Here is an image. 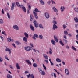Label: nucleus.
<instances>
[{
	"mask_svg": "<svg viewBox=\"0 0 78 78\" xmlns=\"http://www.w3.org/2000/svg\"><path fill=\"white\" fill-rule=\"evenodd\" d=\"M35 12H39V10H38V9L37 8H36L35 9V10H34L33 11V12L34 14V15L36 19H38V16H37V13H36Z\"/></svg>",
	"mask_w": 78,
	"mask_h": 78,
	"instance_id": "nucleus-1",
	"label": "nucleus"
},
{
	"mask_svg": "<svg viewBox=\"0 0 78 78\" xmlns=\"http://www.w3.org/2000/svg\"><path fill=\"white\" fill-rule=\"evenodd\" d=\"M25 50L28 51H30L32 50H33V48L30 46H27L24 48Z\"/></svg>",
	"mask_w": 78,
	"mask_h": 78,
	"instance_id": "nucleus-2",
	"label": "nucleus"
},
{
	"mask_svg": "<svg viewBox=\"0 0 78 78\" xmlns=\"http://www.w3.org/2000/svg\"><path fill=\"white\" fill-rule=\"evenodd\" d=\"M38 70L41 75H45V72L44 71H42V69L41 68H38Z\"/></svg>",
	"mask_w": 78,
	"mask_h": 78,
	"instance_id": "nucleus-3",
	"label": "nucleus"
},
{
	"mask_svg": "<svg viewBox=\"0 0 78 78\" xmlns=\"http://www.w3.org/2000/svg\"><path fill=\"white\" fill-rule=\"evenodd\" d=\"M16 6V3L15 2L12 3V5L10 9L11 10V11H13V10H14V7H15Z\"/></svg>",
	"mask_w": 78,
	"mask_h": 78,
	"instance_id": "nucleus-4",
	"label": "nucleus"
},
{
	"mask_svg": "<svg viewBox=\"0 0 78 78\" xmlns=\"http://www.w3.org/2000/svg\"><path fill=\"white\" fill-rule=\"evenodd\" d=\"M20 8H22L23 11L26 12V8L25 7L23 6V5H21L20 6Z\"/></svg>",
	"mask_w": 78,
	"mask_h": 78,
	"instance_id": "nucleus-5",
	"label": "nucleus"
},
{
	"mask_svg": "<svg viewBox=\"0 0 78 78\" xmlns=\"http://www.w3.org/2000/svg\"><path fill=\"white\" fill-rule=\"evenodd\" d=\"M34 24L35 25V27L36 28H37L38 27V26L37 24V22L36 21V20H34L33 21Z\"/></svg>",
	"mask_w": 78,
	"mask_h": 78,
	"instance_id": "nucleus-6",
	"label": "nucleus"
},
{
	"mask_svg": "<svg viewBox=\"0 0 78 78\" xmlns=\"http://www.w3.org/2000/svg\"><path fill=\"white\" fill-rule=\"evenodd\" d=\"M13 28H14V29H15L16 30H19V28L18 26L17 25H15L13 26Z\"/></svg>",
	"mask_w": 78,
	"mask_h": 78,
	"instance_id": "nucleus-7",
	"label": "nucleus"
},
{
	"mask_svg": "<svg viewBox=\"0 0 78 78\" xmlns=\"http://www.w3.org/2000/svg\"><path fill=\"white\" fill-rule=\"evenodd\" d=\"M45 16L46 19H48L50 17V15H49V14L48 13H46L45 14Z\"/></svg>",
	"mask_w": 78,
	"mask_h": 78,
	"instance_id": "nucleus-8",
	"label": "nucleus"
},
{
	"mask_svg": "<svg viewBox=\"0 0 78 78\" xmlns=\"http://www.w3.org/2000/svg\"><path fill=\"white\" fill-rule=\"evenodd\" d=\"M65 73L67 75H69V71L68 69L66 68L65 69Z\"/></svg>",
	"mask_w": 78,
	"mask_h": 78,
	"instance_id": "nucleus-9",
	"label": "nucleus"
},
{
	"mask_svg": "<svg viewBox=\"0 0 78 78\" xmlns=\"http://www.w3.org/2000/svg\"><path fill=\"white\" fill-rule=\"evenodd\" d=\"M65 8H66L65 7L62 6L60 8L61 12H63L65 10Z\"/></svg>",
	"mask_w": 78,
	"mask_h": 78,
	"instance_id": "nucleus-10",
	"label": "nucleus"
},
{
	"mask_svg": "<svg viewBox=\"0 0 78 78\" xmlns=\"http://www.w3.org/2000/svg\"><path fill=\"white\" fill-rule=\"evenodd\" d=\"M30 28L32 31H34V28L33 26H32V25H30Z\"/></svg>",
	"mask_w": 78,
	"mask_h": 78,
	"instance_id": "nucleus-11",
	"label": "nucleus"
},
{
	"mask_svg": "<svg viewBox=\"0 0 78 78\" xmlns=\"http://www.w3.org/2000/svg\"><path fill=\"white\" fill-rule=\"evenodd\" d=\"M26 62L27 63V64H30V65H31V61H30L29 60H26Z\"/></svg>",
	"mask_w": 78,
	"mask_h": 78,
	"instance_id": "nucleus-12",
	"label": "nucleus"
},
{
	"mask_svg": "<svg viewBox=\"0 0 78 78\" xmlns=\"http://www.w3.org/2000/svg\"><path fill=\"white\" fill-rule=\"evenodd\" d=\"M54 39L55 41L57 42L58 43V41H59V39L57 38V37H56L55 36H54Z\"/></svg>",
	"mask_w": 78,
	"mask_h": 78,
	"instance_id": "nucleus-13",
	"label": "nucleus"
},
{
	"mask_svg": "<svg viewBox=\"0 0 78 78\" xmlns=\"http://www.w3.org/2000/svg\"><path fill=\"white\" fill-rule=\"evenodd\" d=\"M58 28V26L55 24H54L53 25V29L55 30V29H57Z\"/></svg>",
	"mask_w": 78,
	"mask_h": 78,
	"instance_id": "nucleus-14",
	"label": "nucleus"
},
{
	"mask_svg": "<svg viewBox=\"0 0 78 78\" xmlns=\"http://www.w3.org/2000/svg\"><path fill=\"white\" fill-rule=\"evenodd\" d=\"M6 51H8L9 54H11V50L8 48H7L5 49Z\"/></svg>",
	"mask_w": 78,
	"mask_h": 78,
	"instance_id": "nucleus-15",
	"label": "nucleus"
},
{
	"mask_svg": "<svg viewBox=\"0 0 78 78\" xmlns=\"http://www.w3.org/2000/svg\"><path fill=\"white\" fill-rule=\"evenodd\" d=\"M34 18V17H33V15L30 14V19L31 22V21H33V20Z\"/></svg>",
	"mask_w": 78,
	"mask_h": 78,
	"instance_id": "nucleus-16",
	"label": "nucleus"
},
{
	"mask_svg": "<svg viewBox=\"0 0 78 78\" xmlns=\"http://www.w3.org/2000/svg\"><path fill=\"white\" fill-rule=\"evenodd\" d=\"M39 1L41 5H45V3H44V1L42 0H39Z\"/></svg>",
	"mask_w": 78,
	"mask_h": 78,
	"instance_id": "nucleus-17",
	"label": "nucleus"
},
{
	"mask_svg": "<svg viewBox=\"0 0 78 78\" xmlns=\"http://www.w3.org/2000/svg\"><path fill=\"white\" fill-rule=\"evenodd\" d=\"M52 9L54 10V11L55 12H57L58 11V10L56 9V8L55 7H54L52 8Z\"/></svg>",
	"mask_w": 78,
	"mask_h": 78,
	"instance_id": "nucleus-18",
	"label": "nucleus"
},
{
	"mask_svg": "<svg viewBox=\"0 0 78 78\" xmlns=\"http://www.w3.org/2000/svg\"><path fill=\"white\" fill-rule=\"evenodd\" d=\"M16 67L17 69H18V70H19V69H20V66H19L18 63H16Z\"/></svg>",
	"mask_w": 78,
	"mask_h": 78,
	"instance_id": "nucleus-19",
	"label": "nucleus"
},
{
	"mask_svg": "<svg viewBox=\"0 0 78 78\" xmlns=\"http://www.w3.org/2000/svg\"><path fill=\"white\" fill-rule=\"evenodd\" d=\"M51 42L53 45H55L56 44V42L54 40H51Z\"/></svg>",
	"mask_w": 78,
	"mask_h": 78,
	"instance_id": "nucleus-20",
	"label": "nucleus"
},
{
	"mask_svg": "<svg viewBox=\"0 0 78 78\" xmlns=\"http://www.w3.org/2000/svg\"><path fill=\"white\" fill-rule=\"evenodd\" d=\"M27 40L28 39L26 37H24L23 38V40L24 41V42H27Z\"/></svg>",
	"mask_w": 78,
	"mask_h": 78,
	"instance_id": "nucleus-21",
	"label": "nucleus"
},
{
	"mask_svg": "<svg viewBox=\"0 0 78 78\" xmlns=\"http://www.w3.org/2000/svg\"><path fill=\"white\" fill-rule=\"evenodd\" d=\"M56 61L58 62H61V60L59 58H57L56 59Z\"/></svg>",
	"mask_w": 78,
	"mask_h": 78,
	"instance_id": "nucleus-22",
	"label": "nucleus"
},
{
	"mask_svg": "<svg viewBox=\"0 0 78 78\" xmlns=\"http://www.w3.org/2000/svg\"><path fill=\"white\" fill-rule=\"evenodd\" d=\"M16 5L17 6H18V7H19L20 8V6L22 5H20V3H19V2H16Z\"/></svg>",
	"mask_w": 78,
	"mask_h": 78,
	"instance_id": "nucleus-23",
	"label": "nucleus"
},
{
	"mask_svg": "<svg viewBox=\"0 0 78 78\" xmlns=\"http://www.w3.org/2000/svg\"><path fill=\"white\" fill-rule=\"evenodd\" d=\"M49 53L50 55H52V53H53V51H52V49H51V48H49Z\"/></svg>",
	"mask_w": 78,
	"mask_h": 78,
	"instance_id": "nucleus-24",
	"label": "nucleus"
},
{
	"mask_svg": "<svg viewBox=\"0 0 78 78\" xmlns=\"http://www.w3.org/2000/svg\"><path fill=\"white\" fill-rule=\"evenodd\" d=\"M7 76L8 78H12V76L9 74H7Z\"/></svg>",
	"mask_w": 78,
	"mask_h": 78,
	"instance_id": "nucleus-25",
	"label": "nucleus"
},
{
	"mask_svg": "<svg viewBox=\"0 0 78 78\" xmlns=\"http://www.w3.org/2000/svg\"><path fill=\"white\" fill-rule=\"evenodd\" d=\"M24 35L26 37H27V38H28V37H29L28 34L26 32H25L24 33Z\"/></svg>",
	"mask_w": 78,
	"mask_h": 78,
	"instance_id": "nucleus-26",
	"label": "nucleus"
},
{
	"mask_svg": "<svg viewBox=\"0 0 78 78\" xmlns=\"http://www.w3.org/2000/svg\"><path fill=\"white\" fill-rule=\"evenodd\" d=\"M33 66L34 67H38V65H37V64L34 63L33 64Z\"/></svg>",
	"mask_w": 78,
	"mask_h": 78,
	"instance_id": "nucleus-27",
	"label": "nucleus"
},
{
	"mask_svg": "<svg viewBox=\"0 0 78 78\" xmlns=\"http://www.w3.org/2000/svg\"><path fill=\"white\" fill-rule=\"evenodd\" d=\"M59 42L60 44L62 45V46H64V43H62V40H61L59 41Z\"/></svg>",
	"mask_w": 78,
	"mask_h": 78,
	"instance_id": "nucleus-28",
	"label": "nucleus"
},
{
	"mask_svg": "<svg viewBox=\"0 0 78 78\" xmlns=\"http://www.w3.org/2000/svg\"><path fill=\"white\" fill-rule=\"evenodd\" d=\"M43 56L44 57V58L46 59H48V56L45 54H43Z\"/></svg>",
	"mask_w": 78,
	"mask_h": 78,
	"instance_id": "nucleus-29",
	"label": "nucleus"
},
{
	"mask_svg": "<svg viewBox=\"0 0 78 78\" xmlns=\"http://www.w3.org/2000/svg\"><path fill=\"white\" fill-rule=\"evenodd\" d=\"M15 43L17 45H20V44H21V43H20L18 41H16L15 42Z\"/></svg>",
	"mask_w": 78,
	"mask_h": 78,
	"instance_id": "nucleus-30",
	"label": "nucleus"
},
{
	"mask_svg": "<svg viewBox=\"0 0 78 78\" xmlns=\"http://www.w3.org/2000/svg\"><path fill=\"white\" fill-rule=\"evenodd\" d=\"M39 26L40 28H43V26H42V24H39Z\"/></svg>",
	"mask_w": 78,
	"mask_h": 78,
	"instance_id": "nucleus-31",
	"label": "nucleus"
},
{
	"mask_svg": "<svg viewBox=\"0 0 78 78\" xmlns=\"http://www.w3.org/2000/svg\"><path fill=\"white\" fill-rule=\"evenodd\" d=\"M72 49L73 50H75V51H76V49L73 46H72Z\"/></svg>",
	"mask_w": 78,
	"mask_h": 78,
	"instance_id": "nucleus-32",
	"label": "nucleus"
},
{
	"mask_svg": "<svg viewBox=\"0 0 78 78\" xmlns=\"http://www.w3.org/2000/svg\"><path fill=\"white\" fill-rule=\"evenodd\" d=\"M74 20L76 22H78V19L77 18H74Z\"/></svg>",
	"mask_w": 78,
	"mask_h": 78,
	"instance_id": "nucleus-33",
	"label": "nucleus"
},
{
	"mask_svg": "<svg viewBox=\"0 0 78 78\" xmlns=\"http://www.w3.org/2000/svg\"><path fill=\"white\" fill-rule=\"evenodd\" d=\"M34 36L36 38H39V36H38V35L37 34H34Z\"/></svg>",
	"mask_w": 78,
	"mask_h": 78,
	"instance_id": "nucleus-34",
	"label": "nucleus"
},
{
	"mask_svg": "<svg viewBox=\"0 0 78 78\" xmlns=\"http://www.w3.org/2000/svg\"><path fill=\"white\" fill-rule=\"evenodd\" d=\"M64 34L65 35H67L68 34V32L67 31H65L64 32Z\"/></svg>",
	"mask_w": 78,
	"mask_h": 78,
	"instance_id": "nucleus-35",
	"label": "nucleus"
},
{
	"mask_svg": "<svg viewBox=\"0 0 78 78\" xmlns=\"http://www.w3.org/2000/svg\"><path fill=\"white\" fill-rule=\"evenodd\" d=\"M3 20L2 19H0V24H3Z\"/></svg>",
	"mask_w": 78,
	"mask_h": 78,
	"instance_id": "nucleus-36",
	"label": "nucleus"
},
{
	"mask_svg": "<svg viewBox=\"0 0 78 78\" xmlns=\"http://www.w3.org/2000/svg\"><path fill=\"white\" fill-rule=\"evenodd\" d=\"M63 41L65 42V43L66 44H67L68 41L66 39H63Z\"/></svg>",
	"mask_w": 78,
	"mask_h": 78,
	"instance_id": "nucleus-37",
	"label": "nucleus"
},
{
	"mask_svg": "<svg viewBox=\"0 0 78 78\" xmlns=\"http://www.w3.org/2000/svg\"><path fill=\"white\" fill-rule=\"evenodd\" d=\"M7 17L9 19H10V15L9 13H7Z\"/></svg>",
	"mask_w": 78,
	"mask_h": 78,
	"instance_id": "nucleus-38",
	"label": "nucleus"
},
{
	"mask_svg": "<svg viewBox=\"0 0 78 78\" xmlns=\"http://www.w3.org/2000/svg\"><path fill=\"white\" fill-rule=\"evenodd\" d=\"M74 10L76 12H78V8H75L74 9Z\"/></svg>",
	"mask_w": 78,
	"mask_h": 78,
	"instance_id": "nucleus-39",
	"label": "nucleus"
},
{
	"mask_svg": "<svg viewBox=\"0 0 78 78\" xmlns=\"http://www.w3.org/2000/svg\"><path fill=\"white\" fill-rule=\"evenodd\" d=\"M39 37L40 39H43V36L42 35H39Z\"/></svg>",
	"mask_w": 78,
	"mask_h": 78,
	"instance_id": "nucleus-40",
	"label": "nucleus"
},
{
	"mask_svg": "<svg viewBox=\"0 0 78 78\" xmlns=\"http://www.w3.org/2000/svg\"><path fill=\"white\" fill-rule=\"evenodd\" d=\"M29 3H27V5L28 6V7L30 9L29 10H31V5H29Z\"/></svg>",
	"mask_w": 78,
	"mask_h": 78,
	"instance_id": "nucleus-41",
	"label": "nucleus"
},
{
	"mask_svg": "<svg viewBox=\"0 0 78 78\" xmlns=\"http://www.w3.org/2000/svg\"><path fill=\"white\" fill-rule=\"evenodd\" d=\"M43 66L45 70H47V68H46V67L45 66L44 64H43Z\"/></svg>",
	"mask_w": 78,
	"mask_h": 78,
	"instance_id": "nucleus-42",
	"label": "nucleus"
},
{
	"mask_svg": "<svg viewBox=\"0 0 78 78\" xmlns=\"http://www.w3.org/2000/svg\"><path fill=\"white\" fill-rule=\"evenodd\" d=\"M2 34H4V35H5V36H6V33L5 31H3L2 32Z\"/></svg>",
	"mask_w": 78,
	"mask_h": 78,
	"instance_id": "nucleus-43",
	"label": "nucleus"
},
{
	"mask_svg": "<svg viewBox=\"0 0 78 78\" xmlns=\"http://www.w3.org/2000/svg\"><path fill=\"white\" fill-rule=\"evenodd\" d=\"M7 40L8 42H11V39L9 38H7Z\"/></svg>",
	"mask_w": 78,
	"mask_h": 78,
	"instance_id": "nucleus-44",
	"label": "nucleus"
},
{
	"mask_svg": "<svg viewBox=\"0 0 78 78\" xmlns=\"http://www.w3.org/2000/svg\"><path fill=\"white\" fill-rule=\"evenodd\" d=\"M30 75H31V74H29L28 75H27L26 76H27V78H30Z\"/></svg>",
	"mask_w": 78,
	"mask_h": 78,
	"instance_id": "nucleus-45",
	"label": "nucleus"
},
{
	"mask_svg": "<svg viewBox=\"0 0 78 78\" xmlns=\"http://www.w3.org/2000/svg\"><path fill=\"white\" fill-rule=\"evenodd\" d=\"M53 23L55 25V24H57V23L56 21H53Z\"/></svg>",
	"mask_w": 78,
	"mask_h": 78,
	"instance_id": "nucleus-46",
	"label": "nucleus"
},
{
	"mask_svg": "<svg viewBox=\"0 0 78 78\" xmlns=\"http://www.w3.org/2000/svg\"><path fill=\"white\" fill-rule=\"evenodd\" d=\"M5 59H7V60H8V61H9V59H8V58L7 56H5Z\"/></svg>",
	"mask_w": 78,
	"mask_h": 78,
	"instance_id": "nucleus-47",
	"label": "nucleus"
},
{
	"mask_svg": "<svg viewBox=\"0 0 78 78\" xmlns=\"http://www.w3.org/2000/svg\"><path fill=\"white\" fill-rule=\"evenodd\" d=\"M3 61V58H2L0 57V62H2Z\"/></svg>",
	"mask_w": 78,
	"mask_h": 78,
	"instance_id": "nucleus-48",
	"label": "nucleus"
},
{
	"mask_svg": "<svg viewBox=\"0 0 78 78\" xmlns=\"http://www.w3.org/2000/svg\"><path fill=\"white\" fill-rule=\"evenodd\" d=\"M30 78H34V75H33V74H31L30 75Z\"/></svg>",
	"mask_w": 78,
	"mask_h": 78,
	"instance_id": "nucleus-49",
	"label": "nucleus"
},
{
	"mask_svg": "<svg viewBox=\"0 0 78 78\" xmlns=\"http://www.w3.org/2000/svg\"><path fill=\"white\" fill-rule=\"evenodd\" d=\"M32 38L34 40H36V37H35V36H34V35L33 36Z\"/></svg>",
	"mask_w": 78,
	"mask_h": 78,
	"instance_id": "nucleus-50",
	"label": "nucleus"
},
{
	"mask_svg": "<svg viewBox=\"0 0 78 78\" xmlns=\"http://www.w3.org/2000/svg\"><path fill=\"white\" fill-rule=\"evenodd\" d=\"M30 46H31V47H34V45H33V44L31 43H30Z\"/></svg>",
	"mask_w": 78,
	"mask_h": 78,
	"instance_id": "nucleus-51",
	"label": "nucleus"
},
{
	"mask_svg": "<svg viewBox=\"0 0 78 78\" xmlns=\"http://www.w3.org/2000/svg\"><path fill=\"white\" fill-rule=\"evenodd\" d=\"M0 37H1V39H2V41H3L4 40V38H3V37H2V36H0Z\"/></svg>",
	"mask_w": 78,
	"mask_h": 78,
	"instance_id": "nucleus-52",
	"label": "nucleus"
},
{
	"mask_svg": "<svg viewBox=\"0 0 78 78\" xmlns=\"http://www.w3.org/2000/svg\"><path fill=\"white\" fill-rule=\"evenodd\" d=\"M66 27H67V26H66V25H63V28L64 29H65V28H66Z\"/></svg>",
	"mask_w": 78,
	"mask_h": 78,
	"instance_id": "nucleus-53",
	"label": "nucleus"
},
{
	"mask_svg": "<svg viewBox=\"0 0 78 78\" xmlns=\"http://www.w3.org/2000/svg\"><path fill=\"white\" fill-rule=\"evenodd\" d=\"M51 2H52V3H53L54 4H55V5L56 4V3H55V1H53V0H51Z\"/></svg>",
	"mask_w": 78,
	"mask_h": 78,
	"instance_id": "nucleus-54",
	"label": "nucleus"
},
{
	"mask_svg": "<svg viewBox=\"0 0 78 78\" xmlns=\"http://www.w3.org/2000/svg\"><path fill=\"white\" fill-rule=\"evenodd\" d=\"M51 3V2L50 1H48L47 2V3L48 5H50Z\"/></svg>",
	"mask_w": 78,
	"mask_h": 78,
	"instance_id": "nucleus-55",
	"label": "nucleus"
},
{
	"mask_svg": "<svg viewBox=\"0 0 78 78\" xmlns=\"http://www.w3.org/2000/svg\"><path fill=\"white\" fill-rule=\"evenodd\" d=\"M9 67L11 69H14V68L12 67V66L11 65H10L9 66Z\"/></svg>",
	"mask_w": 78,
	"mask_h": 78,
	"instance_id": "nucleus-56",
	"label": "nucleus"
},
{
	"mask_svg": "<svg viewBox=\"0 0 78 78\" xmlns=\"http://www.w3.org/2000/svg\"><path fill=\"white\" fill-rule=\"evenodd\" d=\"M2 12L3 14H4V10H3V9H2Z\"/></svg>",
	"mask_w": 78,
	"mask_h": 78,
	"instance_id": "nucleus-57",
	"label": "nucleus"
},
{
	"mask_svg": "<svg viewBox=\"0 0 78 78\" xmlns=\"http://www.w3.org/2000/svg\"><path fill=\"white\" fill-rule=\"evenodd\" d=\"M54 76L55 78H56V73H54Z\"/></svg>",
	"mask_w": 78,
	"mask_h": 78,
	"instance_id": "nucleus-58",
	"label": "nucleus"
},
{
	"mask_svg": "<svg viewBox=\"0 0 78 78\" xmlns=\"http://www.w3.org/2000/svg\"><path fill=\"white\" fill-rule=\"evenodd\" d=\"M45 62H46L47 64H48V60H45Z\"/></svg>",
	"mask_w": 78,
	"mask_h": 78,
	"instance_id": "nucleus-59",
	"label": "nucleus"
},
{
	"mask_svg": "<svg viewBox=\"0 0 78 78\" xmlns=\"http://www.w3.org/2000/svg\"><path fill=\"white\" fill-rule=\"evenodd\" d=\"M66 47L68 49H69V46H68V45L66 46Z\"/></svg>",
	"mask_w": 78,
	"mask_h": 78,
	"instance_id": "nucleus-60",
	"label": "nucleus"
},
{
	"mask_svg": "<svg viewBox=\"0 0 78 78\" xmlns=\"http://www.w3.org/2000/svg\"><path fill=\"white\" fill-rule=\"evenodd\" d=\"M64 38L65 39H67V36H66V35H64Z\"/></svg>",
	"mask_w": 78,
	"mask_h": 78,
	"instance_id": "nucleus-61",
	"label": "nucleus"
},
{
	"mask_svg": "<svg viewBox=\"0 0 78 78\" xmlns=\"http://www.w3.org/2000/svg\"><path fill=\"white\" fill-rule=\"evenodd\" d=\"M12 45H13V47H14V48H16V45H15V44H12Z\"/></svg>",
	"mask_w": 78,
	"mask_h": 78,
	"instance_id": "nucleus-62",
	"label": "nucleus"
},
{
	"mask_svg": "<svg viewBox=\"0 0 78 78\" xmlns=\"http://www.w3.org/2000/svg\"><path fill=\"white\" fill-rule=\"evenodd\" d=\"M51 63V65L52 66H53V65H54V64H53V62H50Z\"/></svg>",
	"mask_w": 78,
	"mask_h": 78,
	"instance_id": "nucleus-63",
	"label": "nucleus"
},
{
	"mask_svg": "<svg viewBox=\"0 0 78 78\" xmlns=\"http://www.w3.org/2000/svg\"><path fill=\"white\" fill-rule=\"evenodd\" d=\"M5 9L6 11H8V8H5Z\"/></svg>",
	"mask_w": 78,
	"mask_h": 78,
	"instance_id": "nucleus-64",
	"label": "nucleus"
}]
</instances>
